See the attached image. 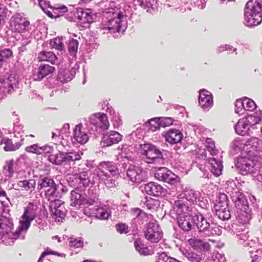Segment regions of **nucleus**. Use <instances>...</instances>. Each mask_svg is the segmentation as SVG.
<instances>
[{"label":"nucleus","mask_w":262,"mask_h":262,"mask_svg":"<svg viewBox=\"0 0 262 262\" xmlns=\"http://www.w3.org/2000/svg\"><path fill=\"white\" fill-rule=\"evenodd\" d=\"M83 155L82 152H77L75 151L65 152L66 164H70L71 162L79 161L81 159V156Z\"/></svg>","instance_id":"34"},{"label":"nucleus","mask_w":262,"mask_h":262,"mask_svg":"<svg viewBox=\"0 0 262 262\" xmlns=\"http://www.w3.org/2000/svg\"><path fill=\"white\" fill-rule=\"evenodd\" d=\"M145 205L149 210L154 211L159 205V202L158 200L150 198L146 201Z\"/></svg>","instance_id":"48"},{"label":"nucleus","mask_w":262,"mask_h":262,"mask_svg":"<svg viewBox=\"0 0 262 262\" xmlns=\"http://www.w3.org/2000/svg\"><path fill=\"white\" fill-rule=\"evenodd\" d=\"M121 140V136L116 132H112L109 135H106L103 137L104 145L109 146L113 144L118 143Z\"/></svg>","instance_id":"23"},{"label":"nucleus","mask_w":262,"mask_h":262,"mask_svg":"<svg viewBox=\"0 0 262 262\" xmlns=\"http://www.w3.org/2000/svg\"><path fill=\"white\" fill-rule=\"evenodd\" d=\"M221 198L225 200V201H219L214 205L215 214L220 219L223 221L227 220L230 218V213L228 209V203L226 202L227 195L224 194Z\"/></svg>","instance_id":"7"},{"label":"nucleus","mask_w":262,"mask_h":262,"mask_svg":"<svg viewBox=\"0 0 262 262\" xmlns=\"http://www.w3.org/2000/svg\"><path fill=\"white\" fill-rule=\"evenodd\" d=\"M152 217L153 216L151 214H148L142 211V212L140 216V218L145 220V221H147L148 220L152 219Z\"/></svg>","instance_id":"59"},{"label":"nucleus","mask_w":262,"mask_h":262,"mask_svg":"<svg viewBox=\"0 0 262 262\" xmlns=\"http://www.w3.org/2000/svg\"><path fill=\"white\" fill-rule=\"evenodd\" d=\"M13 52L11 50L9 49H5L0 51V68L3 66V62L6 59H8L12 57Z\"/></svg>","instance_id":"46"},{"label":"nucleus","mask_w":262,"mask_h":262,"mask_svg":"<svg viewBox=\"0 0 262 262\" xmlns=\"http://www.w3.org/2000/svg\"><path fill=\"white\" fill-rule=\"evenodd\" d=\"M188 244L195 250L201 252H208L211 249L209 243L195 237L188 239Z\"/></svg>","instance_id":"15"},{"label":"nucleus","mask_w":262,"mask_h":262,"mask_svg":"<svg viewBox=\"0 0 262 262\" xmlns=\"http://www.w3.org/2000/svg\"><path fill=\"white\" fill-rule=\"evenodd\" d=\"M206 150L213 156L218 153V150L216 149L213 142H209L208 145H206Z\"/></svg>","instance_id":"57"},{"label":"nucleus","mask_w":262,"mask_h":262,"mask_svg":"<svg viewBox=\"0 0 262 262\" xmlns=\"http://www.w3.org/2000/svg\"><path fill=\"white\" fill-rule=\"evenodd\" d=\"M96 202L94 198L85 199L84 198V204L88 205H92Z\"/></svg>","instance_id":"62"},{"label":"nucleus","mask_w":262,"mask_h":262,"mask_svg":"<svg viewBox=\"0 0 262 262\" xmlns=\"http://www.w3.org/2000/svg\"><path fill=\"white\" fill-rule=\"evenodd\" d=\"M75 70L74 69L64 70L58 73V80L61 83H64L71 81L75 77Z\"/></svg>","instance_id":"25"},{"label":"nucleus","mask_w":262,"mask_h":262,"mask_svg":"<svg viewBox=\"0 0 262 262\" xmlns=\"http://www.w3.org/2000/svg\"><path fill=\"white\" fill-rule=\"evenodd\" d=\"M79 42L77 40L72 39L68 44V51L71 55L75 57L77 54Z\"/></svg>","instance_id":"44"},{"label":"nucleus","mask_w":262,"mask_h":262,"mask_svg":"<svg viewBox=\"0 0 262 262\" xmlns=\"http://www.w3.org/2000/svg\"><path fill=\"white\" fill-rule=\"evenodd\" d=\"M187 257L191 262H201L203 260V255L201 253H189L188 254Z\"/></svg>","instance_id":"50"},{"label":"nucleus","mask_w":262,"mask_h":262,"mask_svg":"<svg viewBox=\"0 0 262 262\" xmlns=\"http://www.w3.org/2000/svg\"><path fill=\"white\" fill-rule=\"evenodd\" d=\"M250 126L258 124L260 121V119L256 116L250 115L247 118H244Z\"/></svg>","instance_id":"53"},{"label":"nucleus","mask_w":262,"mask_h":262,"mask_svg":"<svg viewBox=\"0 0 262 262\" xmlns=\"http://www.w3.org/2000/svg\"><path fill=\"white\" fill-rule=\"evenodd\" d=\"M1 145L4 144V150L6 151H13L18 149L21 144L16 142L13 144L12 140L9 138H3L0 142Z\"/></svg>","instance_id":"28"},{"label":"nucleus","mask_w":262,"mask_h":262,"mask_svg":"<svg viewBox=\"0 0 262 262\" xmlns=\"http://www.w3.org/2000/svg\"><path fill=\"white\" fill-rule=\"evenodd\" d=\"M141 153L144 157V160L148 164H162L163 155L161 150L150 144L141 145Z\"/></svg>","instance_id":"2"},{"label":"nucleus","mask_w":262,"mask_h":262,"mask_svg":"<svg viewBox=\"0 0 262 262\" xmlns=\"http://www.w3.org/2000/svg\"><path fill=\"white\" fill-rule=\"evenodd\" d=\"M50 149H51L49 146H39L37 144H34L30 146H26L25 148V150L26 152L37 155H40L43 153L49 152Z\"/></svg>","instance_id":"26"},{"label":"nucleus","mask_w":262,"mask_h":262,"mask_svg":"<svg viewBox=\"0 0 262 262\" xmlns=\"http://www.w3.org/2000/svg\"><path fill=\"white\" fill-rule=\"evenodd\" d=\"M83 241L80 238H71L70 241V246L75 248H78L83 246Z\"/></svg>","instance_id":"56"},{"label":"nucleus","mask_w":262,"mask_h":262,"mask_svg":"<svg viewBox=\"0 0 262 262\" xmlns=\"http://www.w3.org/2000/svg\"><path fill=\"white\" fill-rule=\"evenodd\" d=\"M173 209L179 216L183 215H184L183 213H188L191 211L189 204L186 201V200H184L183 198L174 201Z\"/></svg>","instance_id":"18"},{"label":"nucleus","mask_w":262,"mask_h":262,"mask_svg":"<svg viewBox=\"0 0 262 262\" xmlns=\"http://www.w3.org/2000/svg\"><path fill=\"white\" fill-rule=\"evenodd\" d=\"M128 226L125 223H118L116 225V231L120 234L128 233Z\"/></svg>","instance_id":"55"},{"label":"nucleus","mask_w":262,"mask_h":262,"mask_svg":"<svg viewBox=\"0 0 262 262\" xmlns=\"http://www.w3.org/2000/svg\"><path fill=\"white\" fill-rule=\"evenodd\" d=\"M142 210L139 208H134L131 209V212L136 214L137 218H140V215L142 212Z\"/></svg>","instance_id":"60"},{"label":"nucleus","mask_w":262,"mask_h":262,"mask_svg":"<svg viewBox=\"0 0 262 262\" xmlns=\"http://www.w3.org/2000/svg\"><path fill=\"white\" fill-rule=\"evenodd\" d=\"M49 255H56L58 257H60L63 258H65L66 257V254L63 253H61L57 252L56 251L51 250L50 248L48 247L46 249V250L41 253V254L38 259V262H42L43 258L46 256Z\"/></svg>","instance_id":"39"},{"label":"nucleus","mask_w":262,"mask_h":262,"mask_svg":"<svg viewBox=\"0 0 262 262\" xmlns=\"http://www.w3.org/2000/svg\"><path fill=\"white\" fill-rule=\"evenodd\" d=\"M144 233L145 238L152 243H158L163 237V232L155 220L146 224Z\"/></svg>","instance_id":"3"},{"label":"nucleus","mask_w":262,"mask_h":262,"mask_svg":"<svg viewBox=\"0 0 262 262\" xmlns=\"http://www.w3.org/2000/svg\"><path fill=\"white\" fill-rule=\"evenodd\" d=\"M194 217L195 221H197L195 223L200 232L209 231L210 225L213 224V217L211 215L208 213L205 215V216L200 215H195Z\"/></svg>","instance_id":"10"},{"label":"nucleus","mask_w":262,"mask_h":262,"mask_svg":"<svg viewBox=\"0 0 262 262\" xmlns=\"http://www.w3.org/2000/svg\"><path fill=\"white\" fill-rule=\"evenodd\" d=\"M75 180L78 182L80 185L79 188L81 187V185L83 187H88L90 184V180L88 176V173L86 171H83L76 176Z\"/></svg>","instance_id":"38"},{"label":"nucleus","mask_w":262,"mask_h":262,"mask_svg":"<svg viewBox=\"0 0 262 262\" xmlns=\"http://www.w3.org/2000/svg\"><path fill=\"white\" fill-rule=\"evenodd\" d=\"M25 229V228H22L21 226L19 227V228L17 229L14 232H13V235L15 236H18L20 234L21 231Z\"/></svg>","instance_id":"64"},{"label":"nucleus","mask_w":262,"mask_h":262,"mask_svg":"<svg viewBox=\"0 0 262 262\" xmlns=\"http://www.w3.org/2000/svg\"><path fill=\"white\" fill-rule=\"evenodd\" d=\"M14 160L7 161L4 169L9 172V176L12 177L14 172Z\"/></svg>","instance_id":"52"},{"label":"nucleus","mask_w":262,"mask_h":262,"mask_svg":"<svg viewBox=\"0 0 262 262\" xmlns=\"http://www.w3.org/2000/svg\"><path fill=\"white\" fill-rule=\"evenodd\" d=\"M38 58L39 61H48L54 64L57 60L56 55L51 51H42L39 53Z\"/></svg>","instance_id":"27"},{"label":"nucleus","mask_w":262,"mask_h":262,"mask_svg":"<svg viewBox=\"0 0 262 262\" xmlns=\"http://www.w3.org/2000/svg\"><path fill=\"white\" fill-rule=\"evenodd\" d=\"M74 133V138L78 143L83 144L88 141L89 136L88 133L81 123L75 126Z\"/></svg>","instance_id":"16"},{"label":"nucleus","mask_w":262,"mask_h":262,"mask_svg":"<svg viewBox=\"0 0 262 262\" xmlns=\"http://www.w3.org/2000/svg\"><path fill=\"white\" fill-rule=\"evenodd\" d=\"M99 166L100 170L105 177H106L107 175V173L105 172V170H108L113 175L116 174V172L117 171L116 166L110 161L101 162L100 163Z\"/></svg>","instance_id":"30"},{"label":"nucleus","mask_w":262,"mask_h":262,"mask_svg":"<svg viewBox=\"0 0 262 262\" xmlns=\"http://www.w3.org/2000/svg\"><path fill=\"white\" fill-rule=\"evenodd\" d=\"M250 126L244 118L239 120L235 126V132L240 135H245L249 128Z\"/></svg>","instance_id":"32"},{"label":"nucleus","mask_w":262,"mask_h":262,"mask_svg":"<svg viewBox=\"0 0 262 262\" xmlns=\"http://www.w3.org/2000/svg\"><path fill=\"white\" fill-rule=\"evenodd\" d=\"M30 22L19 14H16L10 19V28L12 31L21 33L24 32Z\"/></svg>","instance_id":"5"},{"label":"nucleus","mask_w":262,"mask_h":262,"mask_svg":"<svg viewBox=\"0 0 262 262\" xmlns=\"http://www.w3.org/2000/svg\"><path fill=\"white\" fill-rule=\"evenodd\" d=\"M39 4L40 6V7L42 8V10L47 14V15L50 17V18H53L54 16L49 11L47 10V11L45 10V9L42 7L41 2L42 1H39Z\"/></svg>","instance_id":"63"},{"label":"nucleus","mask_w":262,"mask_h":262,"mask_svg":"<svg viewBox=\"0 0 262 262\" xmlns=\"http://www.w3.org/2000/svg\"><path fill=\"white\" fill-rule=\"evenodd\" d=\"M208 233H206L207 235L208 236H219L222 234V231L220 229V228L217 226H214L213 227H211V229L210 230H209V231H207Z\"/></svg>","instance_id":"54"},{"label":"nucleus","mask_w":262,"mask_h":262,"mask_svg":"<svg viewBox=\"0 0 262 262\" xmlns=\"http://www.w3.org/2000/svg\"><path fill=\"white\" fill-rule=\"evenodd\" d=\"M164 137L167 142L173 144L180 142L183 139V135L178 129H170L165 134Z\"/></svg>","instance_id":"17"},{"label":"nucleus","mask_w":262,"mask_h":262,"mask_svg":"<svg viewBox=\"0 0 262 262\" xmlns=\"http://www.w3.org/2000/svg\"><path fill=\"white\" fill-rule=\"evenodd\" d=\"M12 226L13 224L8 218L0 215V235L7 234L11 231Z\"/></svg>","instance_id":"29"},{"label":"nucleus","mask_w":262,"mask_h":262,"mask_svg":"<svg viewBox=\"0 0 262 262\" xmlns=\"http://www.w3.org/2000/svg\"><path fill=\"white\" fill-rule=\"evenodd\" d=\"M134 245L136 250L140 254L147 255L150 253L148 248L143 243L141 239H137L134 242Z\"/></svg>","instance_id":"33"},{"label":"nucleus","mask_w":262,"mask_h":262,"mask_svg":"<svg viewBox=\"0 0 262 262\" xmlns=\"http://www.w3.org/2000/svg\"><path fill=\"white\" fill-rule=\"evenodd\" d=\"M18 186L22 190L32 192L35 188V182L33 180L19 181L17 183Z\"/></svg>","instance_id":"35"},{"label":"nucleus","mask_w":262,"mask_h":262,"mask_svg":"<svg viewBox=\"0 0 262 262\" xmlns=\"http://www.w3.org/2000/svg\"><path fill=\"white\" fill-rule=\"evenodd\" d=\"M123 15L121 12L116 14L114 18L111 19L104 25L103 29L109 30L111 33L119 32L121 27V19Z\"/></svg>","instance_id":"13"},{"label":"nucleus","mask_w":262,"mask_h":262,"mask_svg":"<svg viewBox=\"0 0 262 262\" xmlns=\"http://www.w3.org/2000/svg\"><path fill=\"white\" fill-rule=\"evenodd\" d=\"M77 17L82 23H91L93 22L92 16L88 10H83L82 9L78 10Z\"/></svg>","instance_id":"36"},{"label":"nucleus","mask_w":262,"mask_h":262,"mask_svg":"<svg viewBox=\"0 0 262 262\" xmlns=\"http://www.w3.org/2000/svg\"><path fill=\"white\" fill-rule=\"evenodd\" d=\"M244 101V110L253 111L256 107V104L253 100L248 98H243Z\"/></svg>","instance_id":"49"},{"label":"nucleus","mask_w":262,"mask_h":262,"mask_svg":"<svg viewBox=\"0 0 262 262\" xmlns=\"http://www.w3.org/2000/svg\"><path fill=\"white\" fill-rule=\"evenodd\" d=\"M244 101L243 99H238L236 100L235 104V111L236 113H239L242 110H244Z\"/></svg>","instance_id":"58"},{"label":"nucleus","mask_w":262,"mask_h":262,"mask_svg":"<svg viewBox=\"0 0 262 262\" xmlns=\"http://www.w3.org/2000/svg\"><path fill=\"white\" fill-rule=\"evenodd\" d=\"M206 161L211 166V172L216 177L220 176L222 174L223 168L222 163L214 158H207Z\"/></svg>","instance_id":"22"},{"label":"nucleus","mask_w":262,"mask_h":262,"mask_svg":"<svg viewBox=\"0 0 262 262\" xmlns=\"http://www.w3.org/2000/svg\"><path fill=\"white\" fill-rule=\"evenodd\" d=\"M37 209L36 205L32 203H29L22 215L24 221H20L22 228L27 230L30 227L31 222L37 217Z\"/></svg>","instance_id":"4"},{"label":"nucleus","mask_w":262,"mask_h":262,"mask_svg":"<svg viewBox=\"0 0 262 262\" xmlns=\"http://www.w3.org/2000/svg\"><path fill=\"white\" fill-rule=\"evenodd\" d=\"M48 160L56 165L66 164L65 152H58L56 154H51L48 157Z\"/></svg>","instance_id":"31"},{"label":"nucleus","mask_w":262,"mask_h":262,"mask_svg":"<svg viewBox=\"0 0 262 262\" xmlns=\"http://www.w3.org/2000/svg\"><path fill=\"white\" fill-rule=\"evenodd\" d=\"M173 120L171 117H164L159 119L158 126L162 127H166L172 125Z\"/></svg>","instance_id":"51"},{"label":"nucleus","mask_w":262,"mask_h":262,"mask_svg":"<svg viewBox=\"0 0 262 262\" xmlns=\"http://www.w3.org/2000/svg\"><path fill=\"white\" fill-rule=\"evenodd\" d=\"M11 77L6 79H1V90L5 92L7 91L8 94H11L14 92V88L13 84L11 83Z\"/></svg>","instance_id":"37"},{"label":"nucleus","mask_w":262,"mask_h":262,"mask_svg":"<svg viewBox=\"0 0 262 262\" xmlns=\"http://www.w3.org/2000/svg\"><path fill=\"white\" fill-rule=\"evenodd\" d=\"M184 200H186L187 202H189L190 203L194 204L196 202L198 198L197 194L192 190L187 191L184 193L183 197Z\"/></svg>","instance_id":"43"},{"label":"nucleus","mask_w":262,"mask_h":262,"mask_svg":"<svg viewBox=\"0 0 262 262\" xmlns=\"http://www.w3.org/2000/svg\"><path fill=\"white\" fill-rule=\"evenodd\" d=\"M91 124L101 128L103 129H107L109 127V122L107 117L104 113H99L92 115L90 118Z\"/></svg>","instance_id":"12"},{"label":"nucleus","mask_w":262,"mask_h":262,"mask_svg":"<svg viewBox=\"0 0 262 262\" xmlns=\"http://www.w3.org/2000/svg\"><path fill=\"white\" fill-rule=\"evenodd\" d=\"M236 166L243 175L253 174L256 170V164L254 161L244 157H241L237 160Z\"/></svg>","instance_id":"6"},{"label":"nucleus","mask_w":262,"mask_h":262,"mask_svg":"<svg viewBox=\"0 0 262 262\" xmlns=\"http://www.w3.org/2000/svg\"><path fill=\"white\" fill-rule=\"evenodd\" d=\"M63 203L62 201L56 199L50 201L49 206L52 213L56 216L62 217L64 215Z\"/></svg>","instance_id":"19"},{"label":"nucleus","mask_w":262,"mask_h":262,"mask_svg":"<svg viewBox=\"0 0 262 262\" xmlns=\"http://www.w3.org/2000/svg\"><path fill=\"white\" fill-rule=\"evenodd\" d=\"M96 216L100 220H107L111 216V213L103 208H98L96 210Z\"/></svg>","instance_id":"45"},{"label":"nucleus","mask_w":262,"mask_h":262,"mask_svg":"<svg viewBox=\"0 0 262 262\" xmlns=\"http://www.w3.org/2000/svg\"><path fill=\"white\" fill-rule=\"evenodd\" d=\"M199 103L202 107L206 108L213 104L212 95L206 91H201L199 98Z\"/></svg>","instance_id":"21"},{"label":"nucleus","mask_w":262,"mask_h":262,"mask_svg":"<svg viewBox=\"0 0 262 262\" xmlns=\"http://www.w3.org/2000/svg\"><path fill=\"white\" fill-rule=\"evenodd\" d=\"M55 68L49 64H42L39 66L38 68L36 80H41L43 78L48 76L52 75Z\"/></svg>","instance_id":"20"},{"label":"nucleus","mask_w":262,"mask_h":262,"mask_svg":"<svg viewBox=\"0 0 262 262\" xmlns=\"http://www.w3.org/2000/svg\"><path fill=\"white\" fill-rule=\"evenodd\" d=\"M55 184L54 181L49 178H45L41 179L40 181V183L38 184V188L40 189H44L46 191V189H48L49 188L54 186Z\"/></svg>","instance_id":"42"},{"label":"nucleus","mask_w":262,"mask_h":262,"mask_svg":"<svg viewBox=\"0 0 262 262\" xmlns=\"http://www.w3.org/2000/svg\"><path fill=\"white\" fill-rule=\"evenodd\" d=\"M45 197L49 201L58 197V192H57V186L56 184H54V186H52L49 188L48 189L46 190Z\"/></svg>","instance_id":"40"},{"label":"nucleus","mask_w":262,"mask_h":262,"mask_svg":"<svg viewBox=\"0 0 262 262\" xmlns=\"http://www.w3.org/2000/svg\"><path fill=\"white\" fill-rule=\"evenodd\" d=\"M155 176L160 181L171 184L176 183L177 178L175 174L164 167L159 168L156 172Z\"/></svg>","instance_id":"9"},{"label":"nucleus","mask_w":262,"mask_h":262,"mask_svg":"<svg viewBox=\"0 0 262 262\" xmlns=\"http://www.w3.org/2000/svg\"><path fill=\"white\" fill-rule=\"evenodd\" d=\"M193 223H195V219L189 214L179 215L177 217L178 226L184 231H190Z\"/></svg>","instance_id":"14"},{"label":"nucleus","mask_w":262,"mask_h":262,"mask_svg":"<svg viewBox=\"0 0 262 262\" xmlns=\"http://www.w3.org/2000/svg\"><path fill=\"white\" fill-rule=\"evenodd\" d=\"M231 199L236 204V206L238 207L243 205L245 200L244 195L239 191H235L233 193Z\"/></svg>","instance_id":"41"},{"label":"nucleus","mask_w":262,"mask_h":262,"mask_svg":"<svg viewBox=\"0 0 262 262\" xmlns=\"http://www.w3.org/2000/svg\"><path fill=\"white\" fill-rule=\"evenodd\" d=\"M128 178L133 182L140 183L147 179L145 171L137 166H130L127 171Z\"/></svg>","instance_id":"8"},{"label":"nucleus","mask_w":262,"mask_h":262,"mask_svg":"<svg viewBox=\"0 0 262 262\" xmlns=\"http://www.w3.org/2000/svg\"><path fill=\"white\" fill-rule=\"evenodd\" d=\"M62 37H56L51 42V45L53 48L59 51H62L64 48Z\"/></svg>","instance_id":"47"},{"label":"nucleus","mask_w":262,"mask_h":262,"mask_svg":"<svg viewBox=\"0 0 262 262\" xmlns=\"http://www.w3.org/2000/svg\"><path fill=\"white\" fill-rule=\"evenodd\" d=\"M245 20L248 26H256L262 21V0H249L245 9Z\"/></svg>","instance_id":"1"},{"label":"nucleus","mask_w":262,"mask_h":262,"mask_svg":"<svg viewBox=\"0 0 262 262\" xmlns=\"http://www.w3.org/2000/svg\"><path fill=\"white\" fill-rule=\"evenodd\" d=\"M77 191H79L78 186L75 188V190L71 191V205L72 206L84 204V197L82 196V195Z\"/></svg>","instance_id":"24"},{"label":"nucleus","mask_w":262,"mask_h":262,"mask_svg":"<svg viewBox=\"0 0 262 262\" xmlns=\"http://www.w3.org/2000/svg\"><path fill=\"white\" fill-rule=\"evenodd\" d=\"M144 190L147 194L155 196H165L167 193L166 189L160 184L152 182L145 185Z\"/></svg>","instance_id":"11"},{"label":"nucleus","mask_w":262,"mask_h":262,"mask_svg":"<svg viewBox=\"0 0 262 262\" xmlns=\"http://www.w3.org/2000/svg\"><path fill=\"white\" fill-rule=\"evenodd\" d=\"M169 258V257L167 256L165 252H163L159 257L158 262H166Z\"/></svg>","instance_id":"61"}]
</instances>
